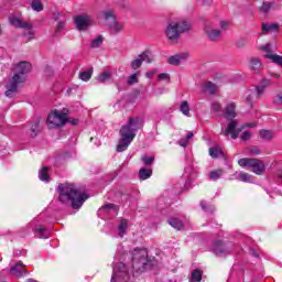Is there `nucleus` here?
I'll use <instances>...</instances> for the list:
<instances>
[{
	"label": "nucleus",
	"instance_id": "obj_1",
	"mask_svg": "<svg viewBox=\"0 0 282 282\" xmlns=\"http://www.w3.org/2000/svg\"><path fill=\"white\" fill-rule=\"evenodd\" d=\"M57 189L59 191L58 200L62 202V204H67V202H72V206L75 210L82 208L83 204H85V202H87V199L89 198L87 194H85L74 184H59Z\"/></svg>",
	"mask_w": 282,
	"mask_h": 282
},
{
	"label": "nucleus",
	"instance_id": "obj_2",
	"mask_svg": "<svg viewBox=\"0 0 282 282\" xmlns=\"http://www.w3.org/2000/svg\"><path fill=\"white\" fill-rule=\"evenodd\" d=\"M142 127V121L140 118H130L127 124L122 126L119 133L120 140L117 145L118 153H122L129 149V145L135 139V131H138Z\"/></svg>",
	"mask_w": 282,
	"mask_h": 282
},
{
	"label": "nucleus",
	"instance_id": "obj_3",
	"mask_svg": "<svg viewBox=\"0 0 282 282\" xmlns=\"http://www.w3.org/2000/svg\"><path fill=\"white\" fill-rule=\"evenodd\" d=\"M32 69V64L30 62H20L15 66V74L6 85V96L7 98H14L19 86L28 78V74H30Z\"/></svg>",
	"mask_w": 282,
	"mask_h": 282
},
{
	"label": "nucleus",
	"instance_id": "obj_4",
	"mask_svg": "<svg viewBox=\"0 0 282 282\" xmlns=\"http://www.w3.org/2000/svg\"><path fill=\"white\" fill-rule=\"evenodd\" d=\"M191 24L186 20H174L171 21L165 30V36L169 41H177L181 34L184 32H189Z\"/></svg>",
	"mask_w": 282,
	"mask_h": 282
},
{
	"label": "nucleus",
	"instance_id": "obj_5",
	"mask_svg": "<svg viewBox=\"0 0 282 282\" xmlns=\"http://www.w3.org/2000/svg\"><path fill=\"white\" fill-rule=\"evenodd\" d=\"M149 268V251L147 249H134L132 252V270L144 272Z\"/></svg>",
	"mask_w": 282,
	"mask_h": 282
},
{
	"label": "nucleus",
	"instance_id": "obj_6",
	"mask_svg": "<svg viewBox=\"0 0 282 282\" xmlns=\"http://www.w3.org/2000/svg\"><path fill=\"white\" fill-rule=\"evenodd\" d=\"M67 124V112L53 110L47 117L48 129H61Z\"/></svg>",
	"mask_w": 282,
	"mask_h": 282
},
{
	"label": "nucleus",
	"instance_id": "obj_7",
	"mask_svg": "<svg viewBox=\"0 0 282 282\" xmlns=\"http://www.w3.org/2000/svg\"><path fill=\"white\" fill-rule=\"evenodd\" d=\"M238 164L242 169H250L256 175H263V171H265V164L259 159L243 158L238 161Z\"/></svg>",
	"mask_w": 282,
	"mask_h": 282
},
{
	"label": "nucleus",
	"instance_id": "obj_8",
	"mask_svg": "<svg viewBox=\"0 0 282 282\" xmlns=\"http://www.w3.org/2000/svg\"><path fill=\"white\" fill-rule=\"evenodd\" d=\"M9 23H11L13 28H20L22 30H25L24 37L26 39V41H32V39H34V30H32V23L23 22L21 19L14 15L9 18Z\"/></svg>",
	"mask_w": 282,
	"mask_h": 282
},
{
	"label": "nucleus",
	"instance_id": "obj_9",
	"mask_svg": "<svg viewBox=\"0 0 282 282\" xmlns=\"http://www.w3.org/2000/svg\"><path fill=\"white\" fill-rule=\"evenodd\" d=\"M129 279L130 276L127 264L119 262L113 267L111 282H127Z\"/></svg>",
	"mask_w": 282,
	"mask_h": 282
},
{
	"label": "nucleus",
	"instance_id": "obj_10",
	"mask_svg": "<svg viewBox=\"0 0 282 282\" xmlns=\"http://www.w3.org/2000/svg\"><path fill=\"white\" fill-rule=\"evenodd\" d=\"M74 22L79 32H85L94 25V19L89 14H78L74 17Z\"/></svg>",
	"mask_w": 282,
	"mask_h": 282
},
{
	"label": "nucleus",
	"instance_id": "obj_11",
	"mask_svg": "<svg viewBox=\"0 0 282 282\" xmlns=\"http://www.w3.org/2000/svg\"><path fill=\"white\" fill-rule=\"evenodd\" d=\"M104 19H105L107 25L113 32H122L123 25L120 22H118V20L116 19V13H113V10L105 11Z\"/></svg>",
	"mask_w": 282,
	"mask_h": 282
},
{
	"label": "nucleus",
	"instance_id": "obj_12",
	"mask_svg": "<svg viewBox=\"0 0 282 282\" xmlns=\"http://www.w3.org/2000/svg\"><path fill=\"white\" fill-rule=\"evenodd\" d=\"M142 63H153V56H151L150 52H143L140 54L130 63V67L132 69H140V67H142Z\"/></svg>",
	"mask_w": 282,
	"mask_h": 282
},
{
	"label": "nucleus",
	"instance_id": "obj_13",
	"mask_svg": "<svg viewBox=\"0 0 282 282\" xmlns=\"http://www.w3.org/2000/svg\"><path fill=\"white\" fill-rule=\"evenodd\" d=\"M241 129L243 128L237 129V121L231 120L225 130V135H231L232 140H237V138H239V133H241Z\"/></svg>",
	"mask_w": 282,
	"mask_h": 282
},
{
	"label": "nucleus",
	"instance_id": "obj_14",
	"mask_svg": "<svg viewBox=\"0 0 282 282\" xmlns=\"http://www.w3.org/2000/svg\"><path fill=\"white\" fill-rule=\"evenodd\" d=\"M204 32L209 41H219V39H221V31L214 29L210 24H206Z\"/></svg>",
	"mask_w": 282,
	"mask_h": 282
},
{
	"label": "nucleus",
	"instance_id": "obj_15",
	"mask_svg": "<svg viewBox=\"0 0 282 282\" xmlns=\"http://www.w3.org/2000/svg\"><path fill=\"white\" fill-rule=\"evenodd\" d=\"M212 250L216 257H226V254L230 252L228 248L225 246V243L221 241L214 242Z\"/></svg>",
	"mask_w": 282,
	"mask_h": 282
},
{
	"label": "nucleus",
	"instance_id": "obj_16",
	"mask_svg": "<svg viewBox=\"0 0 282 282\" xmlns=\"http://www.w3.org/2000/svg\"><path fill=\"white\" fill-rule=\"evenodd\" d=\"M118 215V207L113 204H106L98 210L99 217H105V215Z\"/></svg>",
	"mask_w": 282,
	"mask_h": 282
},
{
	"label": "nucleus",
	"instance_id": "obj_17",
	"mask_svg": "<svg viewBox=\"0 0 282 282\" xmlns=\"http://www.w3.org/2000/svg\"><path fill=\"white\" fill-rule=\"evenodd\" d=\"M202 91L203 94H208L209 96H215L217 91H219V87L215 85L213 82H205L202 85Z\"/></svg>",
	"mask_w": 282,
	"mask_h": 282
},
{
	"label": "nucleus",
	"instance_id": "obj_18",
	"mask_svg": "<svg viewBox=\"0 0 282 282\" xmlns=\"http://www.w3.org/2000/svg\"><path fill=\"white\" fill-rule=\"evenodd\" d=\"M11 274L13 276H25L28 274V270H25V264L23 262L19 261L14 267L11 268Z\"/></svg>",
	"mask_w": 282,
	"mask_h": 282
},
{
	"label": "nucleus",
	"instance_id": "obj_19",
	"mask_svg": "<svg viewBox=\"0 0 282 282\" xmlns=\"http://www.w3.org/2000/svg\"><path fill=\"white\" fill-rule=\"evenodd\" d=\"M188 58V53H181L176 54L174 56L169 57L167 63L170 65H181V63H184Z\"/></svg>",
	"mask_w": 282,
	"mask_h": 282
},
{
	"label": "nucleus",
	"instance_id": "obj_20",
	"mask_svg": "<svg viewBox=\"0 0 282 282\" xmlns=\"http://www.w3.org/2000/svg\"><path fill=\"white\" fill-rule=\"evenodd\" d=\"M237 105H235V102H230L227 105V107L225 108V118H227V120H232V118H237Z\"/></svg>",
	"mask_w": 282,
	"mask_h": 282
},
{
	"label": "nucleus",
	"instance_id": "obj_21",
	"mask_svg": "<svg viewBox=\"0 0 282 282\" xmlns=\"http://www.w3.org/2000/svg\"><path fill=\"white\" fill-rule=\"evenodd\" d=\"M272 83L269 79H262L261 84L256 87L257 98H261L265 93V87H269Z\"/></svg>",
	"mask_w": 282,
	"mask_h": 282
},
{
	"label": "nucleus",
	"instance_id": "obj_22",
	"mask_svg": "<svg viewBox=\"0 0 282 282\" xmlns=\"http://www.w3.org/2000/svg\"><path fill=\"white\" fill-rule=\"evenodd\" d=\"M34 235L39 239H50V229L39 226L34 229Z\"/></svg>",
	"mask_w": 282,
	"mask_h": 282
},
{
	"label": "nucleus",
	"instance_id": "obj_23",
	"mask_svg": "<svg viewBox=\"0 0 282 282\" xmlns=\"http://www.w3.org/2000/svg\"><path fill=\"white\" fill-rule=\"evenodd\" d=\"M128 228H129V220L121 219L118 226L119 237H124V235H127Z\"/></svg>",
	"mask_w": 282,
	"mask_h": 282
},
{
	"label": "nucleus",
	"instance_id": "obj_24",
	"mask_svg": "<svg viewBox=\"0 0 282 282\" xmlns=\"http://www.w3.org/2000/svg\"><path fill=\"white\" fill-rule=\"evenodd\" d=\"M96 80H98L101 84L107 83L108 80H111V70H104L100 73L97 77Z\"/></svg>",
	"mask_w": 282,
	"mask_h": 282
},
{
	"label": "nucleus",
	"instance_id": "obj_25",
	"mask_svg": "<svg viewBox=\"0 0 282 282\" xmlns=\"http://www.w3.org/2000/svg\"><path fill=\"white\" fill-rule=\"evenodd\" d=\"M50 169L47 166L42 167L39 171V178L41 180V182H50Z\"/></svg>",
	"mask_w": 282,
	"mask_h": 282
},
{
	"label": "nucleus",
	"instance_id": "obj_26",
	"mask_svg": "<svg viewBox=\"0 0 282 282\" xmlns=\"http://www.w3.org/2000/svg\"><path fill=\"white\" fill-rule=\"evenodd\" d=\"M236 177L240 182L251 183L252 182V175L246 173V172H236Z\"/></svg>",
	"mask_w": 282,
	"mask_h": 282
},
{
	"label": "nucleus",
	"instance_id": "obj_27",
	"mask_svg": "<svg viewBox=\"0 0 282 282\" xmlns=\"http://www.w3.org/2000/svg\"><path fill=\"white\" fill-rule=\"evenodd\" d=\"M167 221L170 226H172V228H175V230H182V228H184L183 220H180L177 218H170Z\"/></svg>",
	"mask_w": 282,
	"mask_h": 282
},
{
	"label": "nucleus",
	"instance_id": "obj_28",
	"mask_svg": "<svg viewBox=\"0 0 282 282\" xmlns=\"http://www.w3.org/2000/svg\"><path fill=\"white\" fill-rule=\"evenodd\" d=\"M180 111L183 116H187V118H191V106H188V101H182Z\"/></svg>",
	"mask_w": 282,
	"mask_h": 282
},
{
	"label": "nucleus",
	"instance_id": "obj_29",
	"mask_svg": "<svg viewBox=\"0 0 282 282\" xmlns=\"http://www.w3.org/2000/svg\"><path fill=\"white\" fill-rule=\"evenodd\" d=\"M209 155L210 158H221V155H224V151L221 150V147L216 145L209 149Z\"/></svg>",
	"mask_w": 282,
	"mask_h": 282
},
{
	"label": "nucleus",
	"instance_id": "obj_30",
	"mask_svg": "<svg viewBox=\"0 0 282 282\" xmlns=\"http://www.w3.org/2000/svg\"><path fill=\"white\" fill-rule=\"evenodd\" d=\"M153 175V170L151 169H141L139 171V177L140 180H149V177H151Z\"/></svg>",
	"mask_w": 282,
	"mask_h": 282
},
{
	"label": "nucleus",
	"instance_id": "obj_31",
	"mask_svg": "<svg viewBox=\"0 0 282 282\" xmlns=\"http://www.w3.org/2000/svg\"><path fill=\"white\" fill-rule=\"evenodd\" d=\"M272 8H274L273 2L264 1L262 3V6L259 8V11L262 12L263 14H268V12H270V10H272Z\"/></svg>",
	"mask_w": 282,
	"mask_h": 282
},
{
	"label": "nucleus",
	"instance_id": "obj_32",
	"mask_svg": "<svg viewBox=\"0 0 282 282\" xmlns=\"http://www.w3.org/2000/svg\"><path fill=\"white\" fill-rule=\"evenodd\" d=\"M94 74V69H88L85 72L79 73V78L80 80H84V83H87L89 80H91V75Z\"/></svg>",
	"mask_w": 282,
	"mask_h": 282
},
{
	"label": "nucleus",
	"instance_id": "obj_33",
	"mask_svg": "<svg viewBox=\"0 0 282 282\" xmlns=\"http://www.w3.org/2000/svg\"><path fill=\"white\" fill-rule=\"evenodd\" d=\"M224 175V170H215L209 173V180H213L214 182H217L221 176Z\"/></svg>",
	"mask_w": 282,
	"mask_h": 282
},
{
	"label": "nucleus",
	"instance_id": "obj_34",
	"mask_svg": "<svg viewBox=\"0 0 282 282\" xmlns=\"http://www.w3.org/2000/svg\"><path fill=\"white\" fill-rule=\"evenodd\" d=\"M31 8L34 12H43V2L41 0H32Z\"/></svg>",
	"mask_w": 282,
	"mask_h": 282
},
{
	"label": "nucleus",
	"instance_id": "obj_35",
	"mask_svg": "<svg viewBox=\"0 0 282 282\" xmlns=\"http://www.w3.org/2000/svg\"><path fill=\"white\" fill-rule=\"evenodd\" d=\"M279 28V24L262 23V32H274Z\"/></svg>",
	"mask_w": 282,
	"mask_h": 282
},
{
	"label": "nucleus",
	"instance_id": "obj_36",
	"mask_svg": "<svg viewBox=\"0 0 282 282\" xmlns=\"http://www.w3.org/2000/svg\"><path fill=\"white\" fill-rule=\"evenodd\" d=\"M250 67L253 72H259L261 69V61L259 58H251Z\"/></svg>",
	"mask_w": 282,
	"mask_h": 282
},
{
	"label": "nucleus",
	"instance_id": "obj_37",
	"mask_svg": "<svg viewBox=\"0 0 282 282\" xmlns=\"http://www.w3.org/2000/svg\"><path fill=\"white\" fill-rule=\"evenodd\" d=\"M141 161L143 162L144 166H151V164L155 162V156H149L147 154H143L141 156Z\"/></svg>",
	"mask_w": 282,
	"mask_h": 282
},
{
	"label": "nucleus",
	"instance_id": "obj_38",
	"mask_svg": "<svg viewBox=\"0 0 282 282\" xmlns=\"http://www.w3.org/2000/svg\"><path fill=\"white\" fill-rule=\"evenodd\" d=\"M260 138H262V140H272V138H274V132L270 130H261Z\"/></svg>",
	"mask_w": 282,
	"mask_h": 282
},
{
	"label": "nucleus",
	"instance_id": "obj_39",
	"mask_svg": "<svg viewBox=\"0 0 282 282\" xmlns=\"http://www.w3.org/2000/svg\"><path fill=\"white\" fill-rule=\"evenodd\" d=\"M193 132H187L186 138H182L181 140H178V144L180 147L186 148L188 147V140H191L193 138Z\"/></svg>",
	"mask_w": 282,
	"mask_h": 282
},
{
	"label": "nucleus",
	"instance_id": "obj_40",
	"mask_svg": "<svg viewBox=\"0 0 282 282\" xmlns=\"http://www.w3.org/2000/svg\"><path fill=\"white\" fill-rule=\"evenodd\" d=\"M191 281L192 282H199V281H202V270H199V269L194 270L192 272Z\"/></svg>",
	"mask_w": 282,
	"mask_h": 282
},
{
	"label": "nucleus",
	"instance_id": "obj_41",
	"mask_svg": "<svg viewBox=\"0 0 282 282\" xmlns=\"http://www.w3.org/2000/svg\"><path fill=\"white\" fill-rule=\"evenodd\" d=\"M104 41H105V37L102 35H99L91 41L90 47H94V48L99 47L100 45H102Z\"/></svg>",
	"mask_w": 282,
	"mask_h": 282
},
{
	"label": "nucleus",
	"instance_id": "obj_42",
	"mask_svg": "<svg viewBox=\"0 0 282 282\" xmlns=\"http://www.w3.org/2000/svg\"><path fill=\"white\" fill-rule=\"evenodd\" d=\"M267 58H270L272 63H275V65H282V56L280 55H272V54H267Z\"/></svg>",
	"mask_w": 282,
	"mask_h": 282
},
{
	"label": "nucleus",
	"instance_id": "obj_43",
	"mask_svg": "<svg viewBox=\"0 0 282 282\" xmlns=\"http://www.w3.org/2000/svg\"><path fill=\"white\" fill-rule=\"evenodd\" d=\"M138 76H140V73H134L128 77V85H135L138 83Z\"/></svg>",
	"mask_w": 282,
	"mask_h": 282
},
{
	"label": "nucleus",
	"instance_id": "obj_44",
	"mask_svg": "<svg viewBox=\"0 0 282 282\" xmlns=\"http://www.w3.org/2000/svg\"><path fill=\"white\" fill-rule=\"evenodd\" d=\"M65 25H66L65 20L58 21L56 29H55L56 34H61V32H63V30H65Z\"/></svg>",
	"mask_w": 282,
	"mask_h": 282
},
{
	"label": "nucleus",
	"instance_id": "obj_45",
	"mask_svg": "<svg viewBox=\"0 0 282 282\" xmlns=\"http://www.w3.org/2000/svg\"><path fill=\"white\" fill-rule=\"evenodd\" d=\"M212 111H215L216 113H218V111H221V104L214 101L212 104Z\"/></svg>",
	"mask_w": 282,
	"mask_h": 282
},
{
	"label": "nucleus",
	"instance_id": "obj_46",
	"mask_svg": "<svg viewBox=\"0 0 282 282\" xmlns=\"http://www.w3.org/2000/svg\"><path fill=\"white\" fill-rule=\"evenodd\" d=\"M37 133H39V122H35L31 127V135L34 138V137H36Z\"/></svg>",
	"mask_w": 282,
	"mask_h": 282
},
{
	"label": "nucleus",
	"instance_id": "obj_47",
	"mask_svg": "<svg viewBox=\"0 0 282 282\" xmlns=\"http://www.w3.org/2000/svg\"><path fill=\"white\" fill-rule=\"evenodd\" d=\"M247 44H248V41L246 39H239L236 42V47H246Z\"/></svg>",
	"mask_w": 282,
	"mask_h": 282
},
{
	"label": "nucleus",
	"instance_id": "obj_48",
	"mask_svg": "<svg viewBox=\"0 0 282 282\" xmlns=\"http://www.w3.org/2000/svg\"><path fill=\"white\" fill-rule=\"evenodd\" d=\"M228 28H230V21H226V20L220 21L221 30H228Z\"/></svg>",
	"mask_w": 282,
	"mask_h": 282
},
{
	"label": "nucleus",
	"instance_id": "obj_49",
	"mask_svg": "<svg viewBox=\"0 0 282 282\" xmlns=\"http://www.w3.org/2000/svg\"><path fill=\"white\" fill-rule=\"evenodd\" d=\"M159 80H171V76L166 73L159 74Z\"/></svg>",
	"mask_w": 282,
	"mask_h": 282
},
{
	"label": "nucleus",
	"instance_id": "obj_50",
	"mask_svg": "<svg viewBox=\"0 0 282 282\" xmlns=\"http://www.w3.org/2000/svg\"><path fill=\"white\" fill-rule=\"evenodd\" d=\"M240 138H241V140H243V141L250 140V138H251L250 131H245V132L241 134Z\"/></svg>",
	"mask_w": 282,
	"mask_h": 282
},
{
	"label": "nucleus",
	"instance_id": "obj_51",
	"mask_svg": "<svg viewBox=\"0 0 282 282\" xmlns=\"http://www.w3.org/2000/svg\"><path fill=\"white\" fill-rule=\"evenodd\" d=\"M273 102L275 105H282V94H279L274 97Z\"/></svg>",
	"mask_w": 282,
	"mask_h": 282
},
{
	"label": "nucleus",
	"instance_id": "obj_52",
	"mask_svg": "<svg viewBox=\"0 0 282 282\" xmlns=\"http://www.w3.org/2000/svg\"><path fill=\"white\" fill-rule=\"evenodd\" d=\"M155 74H158L156 69L148 72L145 74V76H147V78H153V76H155Z\"/></svg>",
	"mask_w": 282,
	"mask_h": 282
},
{
	"label": "nucleus",
	"instance_id": "obj_53",
	"mask_svg": "<svg viewBox=\"0 0 282 282\" xmlns=\"http://www.w3.org/2000/svg\"><path fill=\"white\" fill-rule=\"evenodd\" d=\"M67 122H69V124H73V127H76V124H78V119H69L67 117Z\"/></svg>",
	"mask_w": 282,
	"mask_h": 282
},
{
	"label": "nucleus",
	"instance_id": "obj_54",
	"mask_svg": "<svg viewBox=\"0 0 282 282\" xmlns=\"http://www.w3.org/2000/svg\"><path fill=\"white\" fill-rule=\"evenodd\" d=\"M203 1V6H206L207 8H210V6H213V0H202Z\"/></svg>",
	"mask_w": 282,
	"mask_h": 282
},
{
	"label": "nucleus",
	"instance_id": "obj_55",
	"mask_svg": "<svg viewBox=\"0 0 282 282\" xmlns=\"http://www.w3.org/2000/svg\"><path fill=\"white\" fill-rule=\"evenodd\" d=\"M250 153H252V155H259L261 152L258 150V148H253L250 150Z\"/></svg>",
	"mask_w": 282,
	"mask_h": 282
},
{
	"label": "nucleus",
	"instance_id": "obj_56",
	"mask_svg": "<svg viewBox=\"0 0 282 282\" xmlns=\"http://www.w3.org/2000/svg\"><path fill=\"white\" fill-rule=\"evenodd\" d=\"M252 98H253L252 95H248V96H247V102H248V105H252Z\"/></svg>",
	"mask_w": 282,
	"mask_h": 282
},
{
	"label": "nucleus",
	"instance_id": "obj_57",
	"mask_svg": "<svg viewBox=\"0 0 282 282\" xmlns=\"http://www.w3.org/2000/svg\"><path fill=\"white\" fill-rule=\"evenodd\" d=\"M53 19L54 21H58V19H61V13H55Z\"/></svg>",
	"mask_w": 282,
	"mask_h": 282
},
{
	"label": "nucleus",
	"instance_id": "obj_58",
	"mask_svg": "<svg viewBox=\"0 0 282 282\" xmlns=\"http://www.w3.org/2000/svg\"><path fill=\"white\" fill-rule=\"evenodd\" d=\"M200 207L203 208V210H206V208H208L205 202H200Z\"/></svg>",
	"mask_w": 282,
	"mask_h": 282
},
{
	"label": "nucleus",
	"instance_id": "obj_59",
	"mask_svg": "<svg viewBox=\"0 0 282 282\" xmlns=\"http://www.w3.org/2000/svg\"><path fill=\"white\" fill-rule=\"evenodd\" d=\"M264 52H270V44H267L265 46H263Z\"/></svg>",
	"mask_w": 282,
	"mask_h": 282
},
{
	"label": "nucleus",
	"instance_id": "obj_60",
	"mask_svg": "<svg viewBox=\"0 0 282 282\" xmlns=\"http://www.w3.org/2000/svg\"><path fill=\"white\" fill-rule=\"evenodd\" d=\"M191 171H192L191 167H186V169H185V173H186V174H191Z\"/></svg>",
	"mask_w": 282,
	"mask_h": 282
},
{
	"label": "nucleus",
	"instance_id": "obj_61",
	"mask_svg": "<svg viewBox=\"0 0 282 282\" xmlns=\"http://www.w3.org/2000/svg\"><path fill=\"white\" fill-rule=\"evenodd\" d=\"M246 127H254V123H246Z\"/></svg>",
	"mask_w": 282,
	"mask_h": 282
},
{
	"label": "nucleus",
	"instance_id": "obj_62",
	"mask_svg": "<svg viewBox=\"0 0 282 282\" xmlns=\"http://www.w3.org/2000/svg\"><path fill=\"white\" fill-rule=\"evenodd\" d=\"M272 76H273V78H279V74H276V73L273 74Z\"/></svg>",
	"mask_w": 282,
	"mask_h": 282
},
{
	"label": "nucleus",
	"instance_id": "obj_63",
	"mask_svg": "<svg viewBox=\"0 0 282 282\" xmlns=\"http://www.w3.org/2000/svg\"><path fill=\"white\" fill-rule=\"evenodd\" d=\"M245 127H247L246 124L245 126H242V129H245Z\"/></svg>",
	"mask_w": 282,
	"mask_h": 282
}]
</instances>
